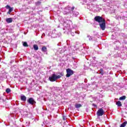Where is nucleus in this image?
I'll return each mask as SVG.
<instances>
[{"label":"nucleus","mask_w":127,"mask_h":127,"mask_svg":"<svg viewBox=\"0 0 127 127\" xmlns=\"http://www.w3.org/2000/svg\"><path fill=\"white\" fill-rule=\"evenodd\" d=\"M60 74L61 75V76H64V73H62V72H61L60 73Z\"/></svg>","instance_id":"nucleus-25"},{"label":"nucleus","mask_w":127,"mask_h":127,"mask_svg":"<svg viewBox=\"0 0 127 127\" xmlns=\"http://www.w3.org/2000/svg\"><path fill=\"white\" fill-rule=\"evenodd\" d=\"M127 97L126 96H123L122 97H120L119 100L120 101H123L124 100H126Z\"/></svg>","instance_id":"nucleus-14"},{"label":"nucleus","mask_w":127,"mask_h":127,"mask_svg":"<svg viewBox=\"0 0 127 127\" xmlns=\"http://www.w3.org/2000/svg\"><path fill=\"white\" fill-rule=\"evenodd\" d=\"M74 9H75V7L73 6L71 8V11L73 12L74 11Z\"/></svg>","instance_id":"nucleus-22"},{"label":"nucleus","mask_w":127,"mask_h":127,"mask_svg":"<svg viewBox=\"0 0 127 127\" xmlns=\"http://www.w3.org/2000/svg\"><path fill=\"white\" fill-rule=\"evenodd\" d=\"M127 122L125 121V122H124L121 124V125L120 126V127H126V126H127Z\"/></svg>","instance_id":"nucleus-12"},{"label":"nucleus","mask_w":127,"mask_h":127,"mask_svg":"<svg viewBox=\"0 0 127 127\" xmlns=\"http://www.w3.org/2000/svg\"><path fill=\"white\" fill-rule=\"evenodd\" d=\"M94 20L95 21H97V22H98L99 23H101V22H103L106 20L105 19L103 18V17H101L100 16H95L94 17Z\"/></svg>","instance_id":"nucleus-2"},{"label":"nucleus","mask_w":127,"mask_h":127,"mask_svg":"<svg viewBox=\"0 0 127 127\" xmlns=\"http://www.w3.org/2000/svg\"><path fill=\"white\" fill-rule=\"evenodd\" d=\"M20 99L21 100L23 101V102H25V101H26V97L24 95L21 96Z\"/></svg>","instance_id":"nucleus-9"},{"label":"nucleus","mask_w":127,"mask_h":127,"mask_svg":"<svg viewBox=\"0 0 127 127\" xmlns=\"http://www.w3.org/2000/svg\"><path fill=\"white\" fill-rule=\"evenodd\" d=\"M9 11L11 12V11H12V8L10 7V8L9 9Z\"/></svg>","instance_id":"nucleus-24"},{"label":"nucleus","mask_w":127,"mask_h":127,"mask_svg":"<svg viewBox=\"0 0 127 127\" xmlns=\"http://www.w3.org/2000/svg\"><path fill=\"white\" fill-rule=\"evenodd\" d=\"M116 105L118 106V107H122V102H121L120 101L116 102Z\"/></svg>","instance_id":"nucleus-11"},{"label":"nucleus","mask_w":127,"mask_h":127,"mask_svg":"<svg viewBox=\"0 0 127 127\" xmlns=\"http://www.w3.org/2000/svg\"><path fill=\"white\" fill-rule=\"evenodd\" d=\"M88 38H89V40L90 41H91V40H93V38H92V37L90 36H88Z\"/></svg>","instance_id":"nucleus-19"},{"label":"nucleus","mask_w":127,"mask_h":127,"mask_svg":"<svg viewBox=\"0 0 127 127\" xmlns=\"http://www.w3.org/2000/svg\"><path fill=\"white\" fill-rule=\"evenodd\" d=\"M63 119L64 121H66V120H67V118L65 116H63Z\"/></svg>","instance_id":"nucleus-20"},{"label":"nucleus","mask_w":127,"mask_h":127,"mask_svg":"<svg viewBox=\"0 0 127 127\" xmlns=\"http://www.w3.org/2000/svg\"><path fill=\"white\" fill-rule=\"evenodd\" d=\"M71 35L72 36H74V33H73V32H71Z\"/></svg>","instance_id":"nucleus-26"},{"label":"nucleus","mask_w":127,"mask_h":127,"mask_svg":"<svg viewBox=\"0 0 127 127\" xmlns=\"http://www.w3.org/2000/svg\"><path fill=\"white\" fill-rule=\"evenodd\" d=\"M6 93H7V94H8L9 93H10V92H11V90H10V89L9 88H7L5 90Z\"/></svg>","instance_id":"nucleus-16"},{"label":"nucleus","mask_w":127,"mask_h":127,"mask_svg":"<svg viewBox=\"0 0 127 127\" xmlns=\"http://www.w3.org/2000/svg\"><path fill=\"white\" fill-rule=\"evenodd\" d=\"M81 107H82V105H81V104H75V107L76 109H79V108H81Z\"/></svg>","instance_id":"nucleus-13"},{"label":"nucleus","mask_w":127,"mask_h":127,"mask_svg":"<svg viewBox=\"0 0 127 127\" xmlns=\"http://www.w3.org/2000/svg\"><path fill=\"white\" fill-rule=\"evenodd\" d=\"M6 8L7 9H9L10 8V6L8 5H7L6 6H5Z\"/></svg>","instance_id":"nucleus-23"},{"label":"nucleus","mask_w":127,"mask_h":127,"mask_svg":"<svg viewBox=\"0 0 127 127\" xmlns=\"http://www.w3.org/2000/svg\"><path fill=\"white\" fill-rule=\"evenodd\" d=\"M99 74H101L102 76L103 75H104V70L103 69V68L100 69V72L99 73Z\"/></svg>","instance_id":"nucleus-18"},{"label":"nucleus","mask_w":127,"mask_h":127,"mask_svg":"<svg viewBox=\"0 0 127 127\" xmlns=\"http://www.w3.org/2000/svg\"><path fill=\"white\" fill-rule=\"evenodd\" d=\"M69 13H71V10L67 8H65L64 10V14H69Z\"/></svg>","instance_id":"nucleus-7"},{"label":"nucleus","mask_w":127,"mask_h":127,"mask_svg":"<svg viewBox=\"0 0 127 127\" xmlns=\"http://www.w3.org/2000/svg\"><path fill=\"white\" fill-rule=\"evenodd\" d=\"M104 113V109H103V108H100L97 111L96 115L97 117H102V116H103Z\"/></svg>","instance_id":"nucleus-4"},{"label":"nucleus","mask_w":127,"mask_h":127,"mask_svg":"<svg viewBox=\"0 0 127 127\" xmlns=\"http://www.w3.org/2000/svg\"><path fill=\"white\" fill-rule=\"evenodd\" d=\"M99 26H100V28L102 30H105L106 29V20L102 22L101 23H100Z\"/></svg>","instance_id":"nucleus-5"},{"label":"nucleus","mask_w":127,"mask_h":127,"mask_svg":"<svg viewBox=\"0 0 127 127\" xmlns=\"http://www.w3.org/2000/svg\"><path fill=\"white\" fill-rule=\"evenodd\" d=\"M39 4H41V2L38 1L37 2L36 5H39Z\"/></svg>","instance_id":"nucleus-21"},{"label":"nucleus","mask_w":127,"mask_h":127,"mask_svg":"<svg viewBox=\"0 0 127 127\" xmlns=\"http://www.w3.org/2000/svg\"><path fill=\"white\" fill-rule=\"evenodd\" d=\"M10 12H9V11H8L7 13H8V14H10Z\"/></svg>","instance_id":"nucleus-27"},{"label":"nucleus","mask_w":127,"mask_h":127,"mask_svg":"<svg viewBox=\"0 0 127 127\" xmlns=\"http://www.w3.org/2000/svg\"><path fill=\"white\" fill-rule=\"evenodd\" d=\"M74 74V71L70 68L66 69V74L65 76L66 78H69L70 76H72Z\"/></svg>","instance_id":"nucleus-3"},{"label":"nucleus","mask_w":127,"mask_h":127,"mask_svg":"<svg viewBox=\"0 0 127 127\" xmlns=\"http://www.w3.org/2000/svg\"><path fill=\"white\" fill-rule=\"evenodd\" d=\"M23 46H24V47H28V45L27 44V43L25 42L23 44Z\"/></svg>","instance_id":"nucleus-17"},{"label":"nucleus","mask_w":127,"mask_h":127,"mask_svg":"<svg viewBox=\"0 0 127 127\" xmlns=\"http://www.w3.org/2000/svg\"><path fill=\"white\" fill-rule=\"evenodd\" d=\"M61 78V76L57 75L55 73H53L51 76L49 77V80L51 81V82H55L57 81V79H60Z\"/></svg>","instance_id":"nucleus-1"},{"label":"nucleus","mask_w":127,"mask_h":127,"mask_svg":"<svg viewBox=\"0 0 127 127\" xmlns=\"http://www.w3.org/2000/svg\"><path fill=\"white\" fill-rule=\"evenodd\" d=\"M33 48L34 50L37 51L38 50V46L37 45H34Z\"/></svg>","instance_id":"nucleus-15"},{"label":"nucleus","mask_w":127,"mask_h":127,"mask_svg":"<svg viewBox=\"0 0 127 127\" xmlns=\"http://www.w3.org/2000/svg\"><path fill=\"white\" fill-rule=\"evenodd\" d=\"M28 103L30 105H34L36 103L34 99L33 98H29V99L27 100Z\"/></svg>","instance_id":"nucleus-6"},{"label":"nucleus","mask_w":127,"mask_h":127,"mask_svg":"<svg viewBox=\"0 0 127 127\" xmlns=\"http://www.w3.org/2000/svg\"><path fill=\"white\" fill-rule=\"evenodd\" d=\"M7 23H11L12 22V18H7L5 19Z\"/></svg>","instance_id":"nucleus-8"},{"label":"nucleus","mask_w":127,"mask_h":127,"mask_svg":"<svg viewBox=\"0 0 127 127\" xmlns=\"http://www.w3.org/2000/svg\"><path fill=\"white\" fill-rule=\"evenodd\" d=\"M41 51L42 52H46V51H47V48L45 46H43L41 49Z\"/></svg>","instance_id":"nucleus-10"}]
</instances>
